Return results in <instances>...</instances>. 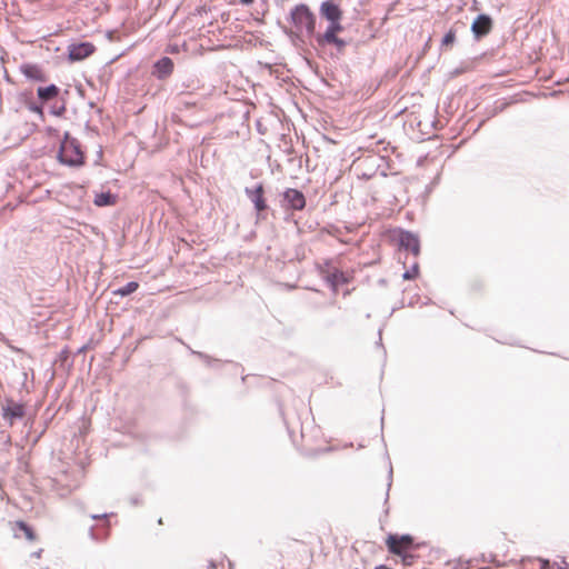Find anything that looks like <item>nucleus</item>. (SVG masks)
<instances>
[{"instance_id": "1", "label": "nucleus", "mask_w": 569, "mask_h": 569, "mask_svg": "<svg viewBox=\"0 0 569 569\" xmlns=\"http://www.w3.org/2000/svg\"><path fill=\"white\" fill-rule=\"evenodd\" d=\"M287 20L295 27V30L283 26L280 20L277 24L296 47L305 44V37L313 39L316 36L317 16L307 3L296 4L289 12Z\"/></svg>"}, {"instance_id": "2", "label": "nucleus", "mask_w": 569, "mask_h": 569, "mask_svg": "<svg viewBox=\"0 0 569 569\" xmlns=\"http://www.w3.org/2000/svg\"><path fill=\"white\" fill-rule=\"evenodd\" d=\"M56 158L60 164L72 169L83 167L87 159L81 142L69 131L63 133Z\"/></svg>"}, {"instance_id": "3", "label": "nucleus", "mask_w": 569, "mask_h": 569, "mask_svg": "<svg viewBox=\"0 0 569 569\" xmlns=\"http://www.w3.org/2000/svg\"><path fill=\"white\" fill-rule=\"evenodd\" d=\"M247 199L252 203L256 221H263L268 217L270 206L267 202L266 190L262 182H258L251 187H246L243 190Z\"/></svg>"}, {"instance_id": "4", "label": "nucleus", "mask_w": 569, "mask_h": 569, "mask_svg": "<svg viewBox=\"0 0 569 569\" xmlns=\"http://www.w3.org/2000/svg\"><path fill=\"white\" fill-rule=\"evenodd\" d=\"M279 197V204L286 212L302 211L307 206L305 193L296 188H286Z\"/></svg>"}, {"instance_id": "5", "label": "nucleus", "mask_w": 569, "mask_h": 569, "mask_svg": "<svg viewBox=\"0 0 569 569\" xmlns=\"http://www.w3.org/2000/svg\"><path fill=\"white\" fill-rule=\"evenodd\" d=\"M425 542H416L415 537L409 533H389L386 538V546L390 553H400V550H418Z\"/></svg>"}, {"instance_id": "6", "label": "nucleus", "mask_w": 569, "mask_h": 569, "mask_svg": "<svg viewBox=\"0 0 569 569\" xmlns=\"http://www.w3.org/2000/svg\"><path fill=\"white\" fill-rule=\"evenodd\" d=\"M397 243L399 249L408 251L415 257H418L421 252L419 236L410 230L400 228L398 231Z\"/></svg>"}, {"instance_id": "7", "label": "nucleus", "mask_w": 569, "mask_h": 569, "mask_svg": "<svg viewBox=\"0 0 569 569\" xmlns=\"http://www.w3.org/2000/svg\"><path fill=\"white\" fill-rule=\"evenodd\" d=\"M1 415L3 420L12 426L17 420L24 418L26 407L23 403L16 402L12 398H6Z\"/></svg>"}, {"instance_id": "8", "label": "nucleus", "mask_w": 569, "mask_h": 569, "mask_svg": "<svg viewBox=\"0 0 569 569\" xmlns=\"http://www.w3.org/2000/svg\"><path fill=\"white\" fill-rule=\"evenodd\" d=\"M96 51V47L92 42L81 41L77 43H70L68 46V60L70 62L82 61L90 57Z\"/></svg>"}, {"instance_id": "9", "label": "nucleus", "mask_w": 569, "mask_h": 569, "mask_svg": "<svg viewBox=\"0 0 569 569\" xmlns=\"http://www.w3.org/2000/svg\"><path fill=\"white\" fill-rule=\"evenodd\" d=\"M493 20L487 13H479L471 23V32L476 40L486 37L492 29Z\"/></svg>"}, {"instance_id": "10", "label": "nucleus", "mask_w": 569, "mask_h": 569, "mask_svg": "<svg viewBox=\"0 0 569 569\" xmlns=\"http://www.w3.org/2000/svg\"><path fill=\"white\" fill-rule=\"evenodd\" d=\"M345 27L342 24V19L330 20L328 21V26L325 32H316L313 40L316 41L318 47L323 48V41L338 37V34L341 33Z\"/></svg>"}, {"instance_id": "11", "label": "nucleus", "mask_w": 569, "mask_h": 569, "mask_svg": "<svg viewBox=\"0 0 569 569\" xmlns=\"http://www.w3.org/2000/svg\"><path fill=\"white\" fill-rule=\"evenodd\" d=\"M319 16L327 22L343 18V10L335 0H325L319 6Z\"/></svg>"}, {"instance_id": "12", "label": "nucleus", "mask_w": 569, "mask_h": 569, "mask_svg": "<svg viewBox=\"0 0 569 569\" xmlns=\"http://www.w3.org/2000/svg\"><path fill=\"white\" fill-rule=\"evenodd\" d=\"M174 63L169 57H161L153 63L152 74L158 80L167 79L173 71Z\"/></svg>"}, {"instance_id": "13", "label": "nucleus", "mask_w": 569, "mask_h": 569, "mask_svg": "<svg viewBox=\"0 0 569 569\" xmlns=\"http://www.w3.org/2000/svg\"><path fill=\"white\" fill-rule=\"evenodd\" d=\"M20 71L29 80L37 82L47 81V76L43 72L42 68L36 63H22L20 66Z\"/></svg>"}, {"instance_id": "14", "label": "nucleus", "mask_w": 569, "mask_h": 569, "mask_svg": "<svg viewBox=\"0 0 569 569\" xmlns=\"http://www.w3.org/2000/svg\"><path fill=\"white\" fill-rule=\"evenodd\" d=\"M12 531L14 538L24 537L28 541H34L37 536L32 526L23 520H17L13 522Z\"/></svg>"}, {"instance_id": "15", "label": "nucleus", "mask_w": 569, "mask_h": 569, "mask_svg": "<svg viewBox=\"0 0 569 569\" xmlns=\"http://www.w3.org/2000/svg\"><path fill=\"white\" fill-rule=\"evenodd\" d=\"M112 513H101V515H91V519L93 520H100V519H103L106 520L103 527L101 528V531H97L96 530V527L94 526H91L90 529H89V535H90V538L92 540H96V541H100V540H103L107 538L108 536V530H109V521H108V518L111 516Z\"/></svg>"}, {"instance_id": "16", "label": "nucleus", "mask_w": 569, "mask_h": 569, "mask_svg": "<svg viewBox=\"0 0 569 569\" xmlns=\"http://www.w3.org/2000/svg\"><path fill=\"white\" fill-rule=\"evenodd\" d=\"M59 94L60 88L54 83L37 88V97L41 103H47L48 101L58 98Z\"/></svg>"}, {"instance_id": "17", "label": "nucleus", "mask_w": 569, "mask_h": 569, "mask_svg": "<svg viewBox=\"0 0 569 569\" xmlns=\"http://www.w3.org/2000/svg\"><path fill=\"white\" fill-rule=\"evenodd\" d=\"M117 201H118V194L111 192L110 190L96 192L94 198H93V204L99 208L114 206L117 203Z\"/></svg>"}, {"instance_id": "18", "label": "nucleus", "mask_w": 569, "mask_h": 569, "mask_svg": "<svg viewBox=\"0 0 569 569\" xmlns=\"http://www.w3.org/2000/svg\"><path fill=\"white\" fill-rule=\"evenodd\" d=\"M187 348L191 355L201 359L210 368H220L224 363H232V361H230V360L221 361L220 359L213 358V357L209 356L208 353L193 350V349H191L190 346H187Z\"/></svg>"}, {"instance_id": "19", "label": "nucleus", "mask_w": 569, "mask_h": 569, "mask_svg": "<svg viewBox=\"0 0 569 569\" xmlns=\"http://www.w3.org/2000/svg\"><path fill=\"white\" fill-rule=\"evenodd\" d=\"M325 279L332 288H337L338 286L345 284L348 281L343 271L339 269H335L333 271H331L329 274L326 276Z\"/></svg>"}, {"instance_id": "20", "label": "nucleus", "mask_w": 569, "mask_h": 569, "mask_svg": "<svg viewBox=\"0 0 569 569\" xmlns=\"http://www.w3.org/2000/svg\"><path fill=\"white\" fill-rule=\"evenodd\" d=\"M138 288H139V283L137 281H129L124 286L116 289L113 291V295L120 296V297H127V296H130L131 293L136 292Z\"/></svg>"}, {"instance_id": "21", "label": "nucleus", "mask_w": 569, "mask_h": 569, "mask_svg": "<svg viewBox=\"0 0 569 569\" xmlns=\"http://www.w3.org/2000/svg\"><path fill=\"white\" fill-rule=\"evenodd\" d=\"M416 550H400V553H393L400 557L403 566H412L417 560L418 556L415 553Z\"/></svg>"}, {"instance_id": "22", "label": "nucleus", "mask_w": 569, "mask_h": 569, "mask_svg": "<svg viewBox=\"0 0 569 569\" xmlns=\"http://www.w3.org/2000/svg\"><path fill=\"white\" fill-rule=\"evenodd\" d=\"M326 46H335L338 53H342L346 47L348 46V41L346 39L340 38L339 36L332 38L330 40L323 41V48Z\"/></svg>"}, {"instance_id": "23", "label": "nucleus", "mask_w": 569, "mask_h": 569, "mask_svg": "<svg viewBox=\"0 0 569 569\" xmlns=\"http://www.w3.org/2000/svg\"><path fill=\"white\" fill-rule=\"evenodd\" d=\"M419 272H420V269H419V263L418 262H415L410 269L406 270L403 273H402V279L403 280H413L416 279L418 276H419Z\"/></svg>"}, {"instance_id": "24", "label": "nucleus", "mask_w": 569, "mask_h": 569, "mask_svg": "<svg viewBox=\"0 0 569 569\" xmlns=\"http://www.w3.org/2000/svg\"><path fill=\"white\" fill-rule=\"evenodd\" d=\"M456 41V31L450 29L441 39V48H446L448 46H452Z\"/></svg>"}, {"instance_id": "25", "label": "nucleus", "mask_w": 569, "mask_h": 569, "mask_svg": "<svg viewBox=\"0 0 569 569\" xmlns=\"http://www.w3.org/2000/svg\"><path fill=\"white\" fill-rule=\"evenodd\" d=\"M43 104L44 103H41V102L37 103L34 101H30V102L27 103V108H28V110L39 114L40 118L43 119V117H44V114H43Z\"/></svg>"}, {"instance_id": "26", "label": "nucleus", "mask_w": 569, "mask_h": 569, "mask_svg": "<svg viewBox=\"0 0 569 569\" xmlns=\"http://www.w3.org/2000/svg\"><path fill=\"white\" fill-rule=\"evenodd\" d=\"M66 110H67L66 100L62 99V103L59 107L52 106L50 108V113L56 117H63V114L66 113Z\"/></svg>"}, {"instance_id": "27", "label": "nucleus", "mask_w": 569, "mask_h": 569, "mask_svg": "<svg viewBox=\"0 0 569 569\" xmlns=\"http://www.w3.org/2000/svg\"><path fill=\"white\" fill-rule=\"evenodd\" d=\"M182 87L184 88L183 90L180 91V94L181 96H184V94H189L191 93L194 89L198 88V86L196 84V81L192 80L190 83L188 84H184L182 83Z\"/></svg>"}, {"instance_id": "28", "label": "nucleus", "mask_w": 569, "mask_h": 569, "mask_svg": "<svg viewBox=\"0 0 569 569\" xmlns=\"http://www.w3.org/2000/svg\"><path fill=\"white\" fill-rule=\"evenodd\" d=\"M392 475H393V471H392V467L390 466L389 471H388V482H387V492H386V498H385V505L388 502V499H389V491L392 486Z\"/></svg>"}, {"instance_id": "29", "label": "nucleus", "mask_w": 569, "mask_h": 569, "mask_svg": "<svg viewBox=\"0 0 569 569\" xmlns=\"http://www.w3.org/2000/svg\"><path fill=\"white\" fill-rule=\"evenodd\" d=\"M129 501H130L131 506L137 507V506L141 505V501H142L141 496H139V495L131 496L129 498Z\"/></svg>"}, {"instance_id": "30", "label": "nucleus", "mask_w": 569, "mask_h": 569, "mask_svg": "<svg viewBox=\"0 0 569 569\" xmlns=\"http://www.w3.org/2000/svg\"><path fill=\"white\" fill-rule=\"evenodd\" d=\"M69 356H70L69 350L67 348H64L59 353V360L63 362L69 359Z\"/></svg>"}, {"instance_id": "31", "label": "nucleus", "mask_w": 569, "mask_h": 569, "mask_svg": "<svg viewBox=\"0 0 569 569\" xmlns=\"http://www.w3.org/2000/svg\"><path fill=\"white\" fill-rule=\"evenodd\" d=\"M540 568L539 569H549L550 561L548 559H539Z\"/></svg>"}, {"instance_id": "32", "label": "nucleus", "mask_w": 569, "mask_h": 569, "mask_svg": "<svg viewBox=\"0 0 569 569\" xmlns=\"http://www.w3.org/2000/svg\"><path fill=\"white\" fill-rule=\"evenodd\" d=\"M102 154H103V151H102V148L100 147V149L98 151L97 160L94 161L96 166L100 164V159L102 158Z\"/></svg>"}, {"instance_id": "33", "label": "nucleus", "mask_w": 569, "mask_h": 569, "mask_svg": "<svg viewBox=\"0 0 569 569\" xmlns=\"http://www.w3.org/2000/svg\"><path fill=\"white\" fill-rule=\"evenodd\" d=\"M367 160H369L371 162H376V161L382 160V158L378 157V156H369V157H367Z\"/></svg>"}, {"instance_id": "34", "label": "nucleus", "mask_w": 569, "mask_h": 569, "mask_svg": "<svg viewBox=\"0 0 569 569\" xmlns=\"http://www.w3.org/2000/svg\"><path fill=\"white\" fill-rule=\"evenodd\" d=\"M377 346L383 349L382 339H381V330H379V340L377 341Z\"/></svg>"}, {"instance_id": "35", "label": "nucleus", "mask_w": 569, "mask_h": 569, "mask_svg": "<svg viewBox=\"0 0 569 569\" xmlns=\"http://www.w3.org/2000/svg\"><path fill=\"white\" fill-rule=\"evenodd\" d=\"M373 569H392V568H390V567H388L386 565H378Z\"/></svg>"}, {"instance_id": "36", "label": "nucleus", "mask_w": 569, "mask_h": 569, "mask_svg": "<svg viewBox=\"0 0 569 569\" xmlns=\"http://www.w3.org/2000/svg\"><path fill=\"white\" fill-rule=\"evenodd\" d=\"M242 4L249 6L253 2V0H239Z\"/></svg>"}, {"instance_id": "37", "label": "nucleus", "mask_w": 569, "mask_h": 569, "mask_svg": "<svg viewBox=\"0 0 569 569\" xmlns=\"http://www.w3.org/2000/svg\"><path fill=\"white\" fill-rule=\"evenodd\" d=\"M208 567L210 569H216V562L213 560H210Z\"/></svg>"}, {"instance_id": "38", "label": "nucleus", "mask_w": 569, "mask_h": 569, "mask_svg": "<svg viewBox=\"0 0 569 569\" xmlns=\"http://www.w3.org/2000/svg\"><path fill=\"white\" fill-rule=\"evenodd\" d=\"M182 102H183L186 106H194V104H196V102H190V101H184V100H182Z\"/></svg>"}, {"instance_id": "39", "label": "nucleus", "mask_w": 569, "mask_h": 569, "mask_svg": "<svg viewBox=\"0 0 569 569\" xmlns=\"http://www.w3.org/2000/svg\"><path fill=\"white\" fill-rule=\"evenodd\" d=\"M254 20H256L259 24H262V23L264 22V21H263V19H261V18H256Z\"/></svg>"}, {"instance_id": "40", "label": "nucleus", "mask_w": 569, "mask_h": 569, "mask_svg": "<svg viewBox=\"0 0 569 569\" xmlns=\"http://www.w3.org/2000/svg\"><path fill=\"white\" fill-rule=\"evenodd\" d=\"M178 49L176 47H172L171 52H176Z\"/></svg>"}, {"instance_id": "41", "label": "nucleus", "mask_w": 569, "mask_h": 569, "mask_svg": "<svg viewBox=\"0 0 569 569\" xmlns=\"http://www.w3.org/2000/svg\"><path fill=\"white\" fill-rule=\"evenodd\" d=\"M301 437L305 438V431L303 428L301 429Z\"/></svg>"}, {"instance_id": "42", "label": "nucleus", "mask_w": 569, "mask_h": 569, "mask_svg": "<svg viewBox=\"0 0 569 569\" xmlns=\"http://www.w3.org/2000/svg\"><path fill=\"white\" fill-rule=\"evenodd\" d=\"M557 569H563V568H561V567H559V566H558V567H557Z\"/></svg>"}]
</instances>
